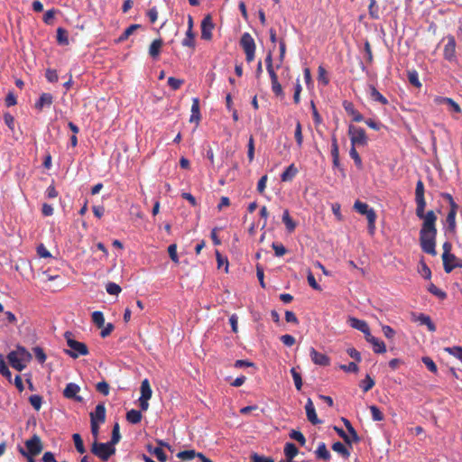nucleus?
I'll return each mask as SVG.
<instances>
[{"instance_id": "obj_1", "label": "nucleus", "mask_w": 462, "mask_h": 462, "mask_svg": "<svg viewBox=\"0 0 462 462\" xmlns=\"http://www.w3.org/2000/svg\"><path fill=\"white\" fill-rule=\"evenodd\" d=\"M424 192V184L421 180H419L415 188L416 216L423 220L420 231V244L424 253L434 256L437 254V216L433 210L425 213L426 200Z\"/></svg>"}, {"instance_id": "obj_2", "label": "nucleus", "mask_w": 462, "mask_h": 462, "mask_svg": "<svg viewBox=\"0 0 462 462\" xmlns=\"http://www.w3.org/2000/svg\"><path fill=\"white\" fill-rule=\"evenodd\" d=\"M32 358V354L22 346H17L15 350L7 355L10 365L19 372L26 367V363H29Z\"/></svg>"}, {"instance_id": "obj_3", "label": "nucleus", "mask_w": 462, "mask_h": 462, "mask_svg": "<svg viewBox=\"0 0 462 462\" xmlns=\"http://www.w3.org/2000/svg\"><path fill=\"white\" fill-rule=\"evenodd\" d=\"M64 338L66 339L67 346L69 349H65L64 352L73 359L79 357L80 356H88L89 351L85 343L77 341L74 338V335L70 331L64 333Z\"/></svg>"}, {"instance_id": "obj_4", "label": "nucleus", "mask_w": 462, "mask_h": 462, "mask_svg": "<svg viewBox=\"0 0 462 462\" xmlns=\"http://www.w3.org/2000/svg\"><path fill=\"white\" fill-rule=\"evenodd\" d=\"M91 452L102 461H107L116 453V448L109 442L102 443L94 440L91 446Z\"/></svg>"}, {"instance_id": "obj_5", "label": "nucleus", "mask_w": 462, "mask_h": 462, "mask_svg": "<svg viewBox=\"0 0 462 462\" xmlns=\"http://www.w3.org/2000/svg\"><path fill=\"white\" fill-rule=\"evenodd\" d=\"M354 208L361 215H365L368 221V229L370 234H374L375 230L376 213L369 208V206L360 200H356L354 204Z\"/></svg>"}, {"instance_id": "obj_6", "label": "nucleus", "mask_w": 462, "mask_h": 462, "mask_svg": "<svg viewBox=\"0 0 462 462\" xmlns=\"http://www.w3.org/2000/svg\"><path fill=\"white\" fill-rule=\"evenodd\" d=\"M240 45L245 53V60L247 62H252L254 60L255 54V42L254 38L249 32H244L240 39Z\"/></svg>"}, {"instance_id": "obj_7", "label": "nucleus", "mask_w": 462, "mask_h": 462, "mask_svg": "<svg viewBox=\"0 0 462 462\" xmlns=\"http://www.w3.org/2000/svg\"><path fill=\"white\" fill-rule=\"evenodd\" d=\"M348 135L351 141V146H365L367 144V136L365 131L355 125L348 127Z\"/></svg>"}, {"instance_id": "obj_8", "label": "nucleus", "mask_w": 462, "mask_h": 462, "mask_svg": "<svg viewBox=\"0 0 462 462\" xmlns=\"http://www.w3.org/2000/svg\"><path fill=\"white\" fill-rule=\"evenodd\" d=\"M25 447L27 448L26 452L32 458L33 457L39 455L43 448L41 438L36 434H34L30 439H27L25 441Z\"/></svg>"}, {"instance_id": "obj_9", "label": "nucleus", "mask_w": 462, "mask_h": 462, "mask_svg": "<svg viewBox=\"0 0 462 462\" xmlns=\"http://www.w3.org/2000/svg\"><path fill=\"white\" fill-rule=\"evenodd\" d=\"M201 39L210 41L212 39V31L215 27L210 14L206 15L201 21Z\"/></svg>"}, {"instance_id": "obj_10", "label": "nucleus", "mask_w": 462, "mask_h": 462, "mask_svg": "<svg viewBox=\"0 0 462 462\" xmlns=\"http://www.w3.org/2000/svg\"><path fill=\"white\" fill-rule=\"evenodd\" d=\"M310 356L317 365L328 366L330 365V358L326 354L318 352L314 347H310Z\"/></svg>"}, {"instance_id": "obj_11", "label": "nucleus", "mask_w": 462, "mask_h": 462, "mask_svg": "<svg viewBox=\"0 0 462 462\" xmlns=\"http://www.w3.org/2000/svg\"><path fill=\"white\" fill-rule=\"evenodd\" d=\"M443 247V254H442V262H443V268L444 271L447 273H449L452 272V267L448 266V260H454L456 259V255L451 254L452 245L449 242H445L442 245Z\"/></svg>"}, {"instance_id": "obj_12", "label": "nucleus", "mask_w": 462, "mask_h": 462, "mask_svg": "<svg viewBox=\"0 0 462 462\" xmlns=\"http://www.w3.org/2000/svg\"><path fill=\"white\" fill-rule=\"evenodd\" d=\"M444 58L449 61L456 58V40L454 36L449 35L447 37V43L443 51Z\"/></svg>"}, {"instance_id": "obj_13", "label": "nucleus", "mask_w": 462, "mask_h": 462, "mask_svg": "<svg viewBox=\"0 0 462 462\" xmlns=\"http://www.w3.org/2000/svg\"><path fill=\"white\" fill-rule=\"evenodd\" d=\"M79 391H80V388L78 384H76L74 383H69L66 385V387L63 391V395L67 399H74L77 402H82L83 399L81 396L78 395Z\"/></svg>"}, {"instance_id": "obj_14", "label": "nucleus", "mask_w": 462, "mask_h": 462, "mask_svg": "<svg viewBox=\"0 0 462 462\" xmlns=\"http://www.w3.org/2000/svg\"><path fill=\"white\" fill-rule=\"evenodd\" d=\"M90 422L104 423L106 421V407L104 403H98L90 414Z\"/></svg>"}, {"instance_id": "obj_15", "label": "nucleus", "mask_w": 462, "mask_h": 462, "mask_svg": "<svg viewBox=\"0 0 462 462\" xmlns=\"http://www.w3.org/2000/svg\"><path fill=\"white\" fill-rule=\"evenodd\" d=\"M365 340L372 345L374 353L383 354L386 352L384 342L374 337L371 333L365 337Z\"/></svg>"}, {"instance_id": "obj_16", "label": "nucleus", "mask_w": 462, "mask_h": 462, "mask_svg": "<svg viewBox=\"0 0 462 462\" xmlns=\"http://www.w3.org/2000/svg\"><path fill=\"white\" fill-rule=\"evenodd\" d=\"M306 415L310 423L317 425L321 423V420L318 418L313 402L310 398L307 400L305 404Z\"/></svg>"}, {"instance_id": "obj_17", "label": "nucleus", "mask_w": 462, "mask_h": 462, "mask_svg": "<svg viewBox=\"0 0 462 462\" xmlns=\"http://www.w3.org/2000/svg\"><path fill=\"white\" fill-rule=\"evenodd\" d=\"M53 103V96L51 93H42L39 99L35 102L34 107L39 111H42L44 107H50Z\"/></svg>"}, {"instance_id": "obj_18", "label": "nucleus", "mask_w": 462, "mask_h": 462, "mask_svg": "<svg viewBox=\"0 0 462 462\" xmlns=\"http://www.w3.org/2000/svg\"><path fill=\"white\" fill-rule=\"evenodd\" d=\"M434 102L437 105H447L448 109L455 113H460L461 108L459 105L450 97H436Z\"/></svg>"}, {"instance_id": "obj_19", "label": "nucleus", "mask_w": 462, "mask_h": 462, "mask_svg": "<svg viewBox=\"0 0 462 462\" xmlns=\"http://www.w3.org/2000/svg\"><path fill=\"white\" fill-rule=\"evenodd\" d=\"M348 323L353 328H356L364 333L365 337L371 333L369 326L365 320L351 317L348 319Z\"/></svg>"}, {"instance_id": "obj_20", "label": "nucleus", "mask_w": 462, "mask_h": 462, "mask_svg": "<svg viewBox=\"0 0 462 462\" xmlns=\"http://www.w3.org/2000/svg\"><path fill=\"white\" fill-rule=\"evenodd\" d=\"M343 107L346 110V112L353 116V121L355 122H362L364 121V116L361 113H359L354 106L352 102L349 101H344L343 102Z\"/></svg>"}, {"instance_id": "obj_21", "label": "nucleus", "mask_w": 462, "mask_h": 462, "mask_svg": "<svg viewBox=\"0 0 462 462\" xmlns=\"http://www.w3.org/2000/svg\"><path fill=\"white\" fill-rule=\"evenodd\" d=\"M201 119L200 115V108H199V99L198 97L192 98V105H191V115L189 117L190 123H196L199 125V121Z\"/></svg>"}, {"instance_id": "obj_22", "label": "nucleus", "mask_w": 462, "mask_h": 462, "mask_svg": "<svg viewBox=\"0 0 462 462\" xmlns=\"http://www.w3.org/2000/svg\"><path fill=\"white\" fill-rule=\"evenodd\" d=\"M315 455L318 459H322L324 461H328L331 457V454L328 450L327 446L324 442L319 443L318 448L315 450Z\"/></svg>"}, {"instance_id": "obj_23", "label": "nucleus", "mask_w": 462, "mask_h": 462, "mask_svg": "<svg viewBox=\"0 0 462 462\" xmlns=\"http://www.w3.org/2000/svg\"><path fill=\"white\" fill-rule=\"evenodd\" d=\"M162 45L163 41L161 38L153 40L149 47V55L152 59H157L160 55Z\"/></svg>"}, {"instance_id": "obj_24", "label": "nucleus", "mask_w": 462, "mask_h": 462, "mask_svg": "<svg viewBox=\"0 0 462 462\" xmlns=\"http://www.w3.org/2000/svg\"><path fill=\"white\" fill-rule=\"evenodd\" d=\"M298 169L295 167V165L292 163L290 166H288L285 171L281 175L282 181H291L292 179L297 175Z\"/></svg>"}, {"instance_id": "obj_25", "label": "nucleus", "mask_w": 462, "mask_h": 462, "mask_svg": "<svg viewBox=\"0 0 462 462\" xmlns=\"http://www.w3.org/2000/svg\"><path fill=\"white\" fill-rule=\"evenodd\" d=\"M299 449L295 446V444L291 442H287L284 446V455L286 457V460H291L298 455Z\"/></svg>"}, {"instance_id": "obj_26", "label": "nucleus", "mask_w": 462, "mask_h": 462, "mask_svg": "<svg viewBox=\"0 0 462 462\" xmlns=\"http://www.w3.org/2000/svg\"><path fill=\"white\" fill-rule=\"evenodd\" d=\"M370 90V97L376 102H379L382 105H387L388 100L385 97H383L376 88L374 86L370 85L369 86Z\"/></svg>"}, {"instance_id": "obj_27", "label": "nucleus", "mask_w": 462, "mask_h": 462, "mask_svg": "<svg viewBox=\"0 0 462 462\" xmlns=\"http://www.w3.org/2000/svg\"><path fill=\"white\" fill-rule=\"evenodd\" d=\"M141 396L142 399L150 400L152 394V391L148 379H144L141 383Z\"/></svg>"}, {"instance_id": "obj_28", "label": "nucleus", "mask_w": 462, "mask_h": 462, "mask_svg": "<svg viewBox=\"0 0 462 462\" xmlns=\"http://www.w3.org/2000/svg\"><path fill=\"white\" fill-rule=\"evenodd\" d=\"M421 325H425L427 326L428 329L431 332H434L436 330V326L435 324L432 322L430 316L428 315H425L423 313H420L418 317H417V319Z\"/></svg>"}, {"instance_id": "obj_29", "label": "nucleus", "mask_w": 462, "mask_h": 462, "mask_svg": "<svg viewBox=\"0 0 462 462\" xmlns=\"http://www.w3.org/2000/svg\"><path fill=\"white\" fill-rule=\"evenodd\" d=\"M147 449L150 453L154 455L160 462L167 461V455L161 447L152 448L151 445H148Z\"/></svg>"}, {"instance_id": "obj_30", "label": "nucleus", "mask_w": 462, "mask_h": 462, "mask_svg": "<svg viewBox=\"0 0 462 462\" xmlns=\"http://www.w3.org/2000/svg\"><path fill=\"white\" fill-rule=\"evenodd\" d=\"M126 420L132 424H137L142 420V413L140 411L132 409L126 413Z\"/></svg>"}, {"instance_id": "obj_31", "label": "nucleus", "mask_w": 462, "mask_h": 462, "mask_svg": "<svg viewBox=\"0 0 462 462\" xmlns=\"http://www.w3.org/2000/svg\"><path fill=\"white\" fill-rule=\"evenodd\" d=\"M282 222L286 226V228L289 232L294 231L296 228V223L293 221V219L291 217L289 214V210L285 209L282 214Z\"/></svg>"}, {"instance_id": "obj_32", "label": "nucleus", "mask_w": 462, "mask_h": 462, "mask_svg": "<svg viewBox=\"0 0 462 462\" xmlns=\"http://www.w3.org/2000/svg\"><path fill=\"white\" fill-rule=\"evenodd\" d=\"M332 449L340 454L342 457H344L345 458H348L350 457V452L349 450L345 447V445L343 443H341L340 441H337L335 442L333 445H332Z\"/></svg>"}, {"instance_id": "obj_33", "label": "nucleus", "mask_w": 462, "mask_h": 462, "mask_svg": "<svg viewBox=\"0 0 462 462\" xmlns=\"http://www.w3.org/2000/svg\"><path fill=\"white\" fill-rule=\"evenodd\" d=\"M181 44L185 47L195 48V33L193 31L187 30L186 36L182 40Z\"/></svg>"}, {"instance_id": "obj_34", "label": "nucleus", "mask_w": 462, "mask_h": 462, "mask_svg": "<svg viewBox=\"0 0 462 462\" xmlns=\"http://www.w3.org/2000/svg\"><path fill=\"white\" fill-rule=\"evenodd\" d=\"M140 24H131L129 27H127L125 32L120 35L117 42H125L129 38L130 35H132L138 28H140Z\"/></svg>"}, {"instance_id": "obj_35", "label": "nucleus", "mask_w": 462, "mask_h": 462, "mask_svg": "<svg viewBox=\"0 0 462 462\" xmlns=\"http://www.w3.org/2000/svg\"><path fill=\"white\" fill-rule=\"evenodd\" d=\"M120 426L118 422H116L112 430L111 439L108 442L115 447V445H116L120 441Z\"/></svg>"}, {"instance_id": "obj_36", "label": "nucleus", "mask_w": 462, "mask_h": 462, "mask_svg": "<svg viewBox=\"0 0 462 462\" xmlns=\"http://www.w3.org/2000/svg\"><path fill=\"white\" fill-rule=\"evenodd\" d=\"M374 384V380L369 374H366L365 378L360 382L359 386L365 393H366L370 391Z\"/></svg>"}, {"instance_id": "obj_37", "label": "nucleus", "mask_w": 462, "mask_h": 462, "mask_svg": "<svg viewBox=\"0 0 462 462\" xmlns=\"http://www.w3.org/2000/svg\"><path fill=\"white\" fill-rule=\"evenodd\" d=\"M57 42L59 44H61V45L69 44L68 32L61 27H59L57 29Z\"/></svg>"}, {"instance_id": "obj_38", "label": "nucleus", "mask_w": 462, "mask_h": 462, "mask_svg": "<svg viewBox=\"0 0 462 462\" xmlns=\"http://www.w3.org/2000/svg\"><path fill=\"white\" fill-rule=\"evenodd\" d=\"M408 80L411 85L417 88L421 87V83L419 79V74L415 69L408 70Z\"/></svg>"}, {"instance_id": "obj_39", "label": "nucleus", "mask_w": 462, "mask_h": 462, "mask_svg": "<svg viewBox=\"0 0 462 462\" xmlns=\"http://www.w3.org/2000/svg\"><path fill=\"white\" fill-rule=\"evenodd\" d=\"M92 321L98 328H103L105 324L104 314L98 310L94 311L92 313Z\"/></svg>"}, {"instance_id": "obj_40", "label": "nucleus", "mask_w": 462, "mask_h": 462, "mask_svg": "<svg viewBox=\"0 0 462 462\" xmlns=\"http://www.w3.org/2000/svg\"><path fill=\"white\" fill-rule=\"evenodd\" d=\"M199 452H196L194 449L183 450L177 454V457L182 460H191L194 457H198Z\"/></svg>"}, {"instance_id": "obj_41", "label": "nucleus", "mask_w": 462, "mask_h": 462, "mask_svg": "<svg viewBox=\"0 0 462 462\" xmlns=\"http://www.w3.org/2000/svg\"><path fill=\"white\" fill-rule=\"evenodd\" d=\"M72 439L77 451L80 454H84L86 452V448L80 435L79 433H75L73 434Z\"/></svg>"}, {"instance_id": "obj_42", "label": "nucleus", "mask_w": 462, "mask_h": 462, "mask_svg": "<svg viewBox=\"0 0 462 462\" xmlns=\"http://www.w3.org/2000/svg\"><path fill=\"white\" fill-rule=\"evenodd\" d=\"M29 402L35 411H40L42 405V397L39 394H33L29 397Z\"/></svg>"}, {"instance_id": "obj_43", "label": "nucleus", "mask_w": 462, "mask_h": 462, "mask_svg": "<svg viewBox=\"0 0 462 462\" xmlns=\"http://www.w3.org/2000/svg\"><path fill=\"white\" fill-rule=\"evenodd\" d=\"M349 155L354 160L356 167L358 169H362L363 168L362 159H361L360 155L358 154L355 146H351L350 151H349Z\"/></svg>"}, {"instance_id": "obj_44", "label": "nucleus", "mask_w": 462, "mask_h": 462, "mask_svg": "<svg viewBox=\"0 0 462 462\" xmlns=\"http://www.w3.org/2000/svg\"><path fill=\"white\" fill-rule=\"evenodd\" d=\"M456 216L457 213L448 212L446 218L448 230L452 233H454L456 230Z\"/></svg>"}, {"instance_id": "obj_45", "label": "nucleus", "mask_w": 462, "mask_h": 462, "mask_svg": "<svg viewBox=\"0 0 462 462\" xmlns=\"http://www.w3.org/2000/svg\"><path fill=\"white\" fill-rule=\"evenodd\" d=\"M369 409L372 414V418L374 421H382L384 419L383 412L377 406L371 405Z\"/></svg>"}, {"instance_id": "obj_46", "label": "nucleus", "mask_w": 462, "mask_h": 462, "mask_svg": "<svg viewBox=\"0 0 462 462\" xmlns=\"http://www.w3.org/2000/svg\"><path fill=\"white\" fill-rule=\"evenodd\" d=\"M291 374L293 378L296 389L300 391L302 387V379L300 374L298 373L294 367L291 369Z\"/></svg>"}, {"instance_id": "obj_47", "label": "nucleus", "mask_w": 462, "mask_h": 462, "mask_svg": "<svg viewBox=\"0 0 462 462\" xmlns=\"http://www.w3.org/2000/svg\"><path fill=\"white\" fill-rule=\"evenodd\" d=\"M370 4L368 6V12L369 15L373 19H378L379 18V9L376 5V0H369Z\"/></svg>"}, {"instance_id": "obj_48", "label": "nucleus", "mask_w": 462, "mask_h": 462, "mask_svg": "<svg viewBox=\"0 0 462 462\" xmlns=\"http://www.w3.org/2000/svg\"><path fill=\"white\" fill-rule=\"evenodd\" d=\"M290 438L296 440L297 442H299L301 446H304L305 443H306V439L304 437V435L299 431V430H292L291 432H290Z\"/></svg>"}, {"instance_id": "obj_49", "label": "nucleus", "mask_w": 462, "mask_h": 462, "mask_svg": "<svg viewBox=\"0 0 462 462\" xmlns=\"http://www.w3.org/2000/svg\"><path fill=\"white\" fill-rule=\"evenodd\" d=\"M318 80L324 86H327L329 83V79L327 76V70L322 66H319L318 69Z\"/></svg>"}, {"instance_id": "obj_50", "label": "nucleus", "mask_w": 462, "mask_h": 462, "mask_svg": "<svg viewBox=\"0 0 462 462\" xmlns=\"http://www.w3.org/2000/svg\"><path fill=\"white\" fill-rule=\"evenodd\" d=\"M106 292L110 295H118L121 292V287L115 282H108L106 285Z\"/></svg>"}, {"instance_id": "obj_51", "label": "nucleus", "mask_w": 462, "mask_h": 462, "mask_svg": "<svg viewBox=\"0 0 462 462\" xmlns=\"http://www.w3.org/2000/svg\"><path fill=\"white\" fill-rule=\"evenodd\" d=\"M445 351L457 358L462 363V346H452L445 348Z\"/></svg>"}, {"instance_id": "obj_52", "label": "nucleus", "mask_w": 462, "mask_h": 462, "mask_svg": "<svg viewBox=\"0 0 462 462\" xmlns=\"http://www.w3.org/2000/svg\"><path fill=\"white\" fill-rule=\"evenodd\" d=\"M216 258L217 262V268H221L225 265V272L228 273V261L226 257H223L219 251H216Z\"/></svg>"}, {"instance_id": "obj_53", "label": "nucleus", "mask_w": 462, "mask_h": 462, "mask_svg": "<svg viewBox=\"0 0 462 462\" xmlns=\"http://www.w3.org/2000/svg\"><path fill=\"white\" fill-rule=\"evenodd\" d=\"M295 140L299 147H301L303 143V135L301 131V125L300 121L296 124L295 133H294Z\"/></svg>"}, {"instance_id": "obj_54", "label": "nucleus", "mask_w": 462, "mask_h": 462, "mask_svg": "<svg viewBox=\"0 0 462 462\" xmlns=\"http://www.w3.org/2000/svg\"><path fill=\"white\" fill-rule=\"evenodd\" d=\"M96 389L98 393H102L105 396H107L109 394L110 387L106 381L97 383L96 385Z\"/></svg>"}, {"instance_id": "obj_55", "label": "nucleus", "mask_w": 462, "mask_h": 462, "mask_svg": "<svg viewBox=\"0 0 462 462\" xmlns=\"http://www.w3.org/2000/svg\"><path fill=\"white\" fill-rule=\"evenodd\" d=\"M32 351L34 353L36 359L39 361L40 364H43L46 361L47 356L42 347L35 346V347H33Z\"/></svg>"}, {"instance_id": "obj_56", "label": "nucleus", "mask_w": 462, "mask_h": 462, "mask_svg": "<svg viewBox=\"0 0 462 462\" xmlns=\"http://www.w3.org/2000/svg\"><path fill=\"white\" fill-rule=\"evenodd\" d=\"M184 83L183 79H176L174 77H170L168 79V85L171 87L172 90L179 89Z\"/></svg>"}, {"instance_id": "obj_57", "label": "nucleus", "mask_w": 462, "mask_h": 462, "mask_svg": "<svg viewBox=\"0 0 462 462\" xmlns=\"http://www.w3.org/2000/svg\"><path fill=\"white\" fill-rule=\"evenodd\" d=\"M422 362L423 364L426 365V367L432 373L436 374L438 372V367L436 365V364L434 363V361L429 357V356H423L422 357Z\"/></svg>"}, {"instance_id": "obj_58", "label": "nucleus", "mask_w": 462, "mask_h": 462, "mask_svg": "<svg viewBox=\"0 0 462 462\" xmlns=\"http://www.w3.org/2000/svg\"><path fill=\"white\" fill-rule=\"evenodd\" d=\"M272 248L274 250V254L278 257L283 256L287 253V249L282 244L273 243Z\"/></svg>"}, {"instance_id": "obj_59", "label": "nucleus", "mask_w": 462, "mask_h": 462, "mask_svg": "<svg viewBox=\"0 0 462 462\" xmlns=\"http://www.w3.org/2000/svg\"><path fill=\"white\" fill-rule=\"evenodd\" d=\"M168 253H169V255H170V258L171 259V261L174 262L175 263H179V256L177 254V245L176 244H171L169 245Z\"/></svg>"}, {"instance_id": "obj_60", "label": "nucleus", "mask_w": 462, "mask_h": 462, "mask_svg": "<svg viewBox=\"0 0 462 462\" xmlns=\"http://www.w3.org/2000/svg\"><path fill=\"white\" fill-rule=\"evenodd\" d=\"M248 151H247V157L250 162H252L254 159V137L251 135L248 141Z\"/></svg>"}, {"instance_id": "obj_61", "label": "nucleus", "mask_w": 462, "mask_h": 462, "mask_svg": "<svg viewBox=\"0 0 462 462\" xmlns=\"http://www.w3.org/2000/svg\"><path fill=\"white\" fill-rule=\"evenodd\" d=\"M0 374L11 381L12 374L3 358H0Z\"/></svg>"}, {"instance_id": "obj_62", "label": "nucleus", "mask_w": 462, "mask_h": 462, "mask_svg": "<svg viewBox=\"0 0 462 462\" xmlns=\"http://www.w3.org/2000/svg\"><path fill=\"white\" fill-rule=\"evenodd\" d=\"M429 291L435 296H438L439 299H445L447 294L445 291L438 288L436 285L431 283L429 287Z\"/></svg>"}, {"instance_id": "obj_63", "label": "nucleus", "mask_w": 462, "mask_h": 462, "mask_svg": "<svg viewBox=\"0 0 462 462\" xmlns=\"http://www.w3.org/2000/svg\"><path fill=\"white\" fill-rule=\"evenodd\" d=\"M45 77H46L47 80L51 83L57 82L59 79L57 71L52 69H46Z\"/></svg>"}, {"instance_id": "obj_64", "label": "nucleus", "mask_w": 462, "mask_h": 462, "mask_svg": "<svg viewBox=\"0 0 462 462\" xmlns=\"http://www.w3.org/2000/svg\"><path fill=\"white\" fill-rule=\"evenodd\" d=\"M251 460L252 462H274V460L272 457L261 456L256 453L252 455Z\"/></svg>"}]
</instances>
